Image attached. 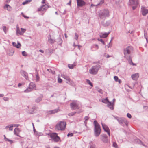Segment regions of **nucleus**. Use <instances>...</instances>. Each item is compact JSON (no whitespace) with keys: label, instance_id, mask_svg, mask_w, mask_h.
Instances as JSON below:
<instances>
[{"label":"nucleus","instance_id":"f257e3e1","mask_svg":"<svg viewBox=\"0 0 148 148\" xmlns=\"http://www.w3.org/2000/svg\"><path fill=\"white\" fill-rule=\"evenodd\" d=\"M99 16L100 18L105 19L110 16L109 10L106 9L100 10L98 12Z\"/></svg>","mask_w":148,"mask_h":148},{"label":"nucleus","instance_id":"f03ea898","mask_svg":"<svg viewBox=\"0 0 148 148\" xmlns=\"http://www.w3.org/2000/svg\"><path fill=\"white\" fill-rule=\"evenodd\" d=\"M93 124L95 127L94 129L95 135L97 137L99 136L101 133L100 126L96 121H94Z\"/></svg>","mask_w":148,"mask_h":148},{"label":"nucleus","instance_id":"7ed1b4c3","mask_svg":"<svg viewBox=\"0 0 148 148\" xmlns=\"http://www.w3.org/2000/svg\"><path fill=\"white\" fill-rule=\"evenodd\" d=\"M133 48L130 46H128L124 49V54L125 58H130L131 56V53L133 51Z\"/></svg>","mask_w":148,"mask_h":148},{"label":"nucleus","instance_id":"20e7f679","mask_svg":"<svg viewBox=\"0 0 148 148\" xmlns=\"http://www.w3.org/2000/svg\"><path fill=\"white\" fill-rule=\"evenodd\" d=\"M100 66L99 65H97L93 66L89 70V73L92 75H96L100 68Z\"/></svg>","mask_w":148,"mask_h":148},{"label":"nucleus","instance_id":"39448f33","mask_svg":"<svg viewBox=\"0 0 148 148\" xmlns=\"http://www.w3.org/2000/svg\"><path fill=\"white\" fill-rule=\"evenodd\" d=\"M66 125V122L60 121L56 124V129L58 130H64L65 128Z\"/></svg>","mask_w":148,"mask_h":148},{"label":"nucleus","instance_id":"423d86ee","mask_svg":"<svg viewBox=\"0 0 148 148\" xmlns=\"http://www.w3.org/2000/svg\"><path fill=\"white\" fill-rule=\"evenodd\" d=\"M21 30H20L19 26L18 24H17L16 26V34L17 36L19 35H22L26 31V29L24 28H21Z\"/></svg>","mask_w":148,"mask_h":148},{"label":"nucleus","instance_id":"0eeeda50","mask_svg":"<svg viewBox=\"0 0 148 148\" xmlns=\"http://www.w3.org/2000/svg\"><path fill=\"white\" fill-rule=\"evenodd\" d=\"M70 106L71 108L73 110H76L79 109V106L77 103V101H73L70 103Z\"/></svg>","mask_w":148,"mask_h":148},{"label":"nucleus","instance_id":"6e6552de","mask_svg":"<svg viewBox=\"0 0 148 148\" xmlns=\"http://www.w3.org/2000/svg\"><path fill=\"white\" fill-rule=\"evenodd\" d=\"M20 73L22 76L23 77L27 80H28V73L24 70H21L20 72Z\"/></svg>","mask_w":148,"mask_h":148},{"label":"nucleus","instance_id":"1a4fd4ad","mask_svg":"<svg viewBox=\"0 0 148 148\" xmlns=\"http://www.w3.org/2000/svg\"><path fill=\"white\" fill-rule=\"evenodd\" d=\"M101 140L103 143H108V139L107 135L105 134H103L101 136Z\"/></svg>","mask_w":148,"mask_h":148},{"label":"nucleus","instance_id":"9d476101","mask_svg":"<svg viewBox=\"0 0 148 148\" xmlns=\"http://www.w3.org/2000/svg\"><path fill=\"white\" fill-rule=\"evenodd\" d=\"M101 124L103 129L105 132L107 133L109 136H110V131L108 126L106 124L102 123H101Z\"/></svg>","mask_w":148,"mask_h":148},{"label":"nucleus","instance_id":"9b49d317","mask_svg":"<svg viewBox=\"0 0 148 148\" xmlns=\"http://www.w3.org/2000/svg\"><path fill=\"white\" fill-rule=\"evenodd\" d=\"M77 6L78 7H82L85 5L86 3L83 0H77Z\"/></svg>","mask_w":148,"mask_h":148},{"label":"nucleus","instance_id":"f8f14e48","mask_svg":"<svg viewBox=\"0 0 148 148\" xmlns=\"http://www.w3.org/2000/svg\"><path fill=\"white\" fill-rule=\"evenodd\" d=\"M48 8V7L47 5H43L42 6H41L38 9V10L39 11H45Z\"/></svg>","mask_w":148,"mask_h":148},{"label":"nucleus","instance_id":"ddd939ff","mask_svg":"<svg viewBox=\"0 0 148 148\" xmlns=\"http://www.w3.org/2000/svg\"><path fill=\"white\" fill-rule=\"evenodd\" d=\"M21 131V130L19 128L17 127L14 130V134L20 137V136H19V134Z\"/></svg>","mask_w":148,"mask_h":148},{"label":"nucleus","instance_id":"4468645a","mask_svg":"<svg viewBox=\"0 0 148 148\" xmlns=\"http://www.w3.org/2000/svg\"><path fill=\"white\" fill-rule=\"evenodd\" d=\"M131 77L133 80H137L139 77V74L138 73H136L134 74H132L131 75Z\"/></svg>","mask_w":148,"mask_h":148},{"label":"nucleus","instance_id":"2eb2a0df","mask_svg":"<svg viewBox=\"0 0 148 148\" xmlns=\"http://www.w3.org/2000/svg\"><path fill=\"white\" fill-rule=\"evenodd\" d=\"M141 11L142 15L145 16L148 13V9H145L144 7H142L141 9Z\"/></svg>","mask_w":148,"mask_h":148},{"label":"nucleus","instance_id":"dca6fc26","mask_svg":"<svg viewBox=\"0 0 148 148\" xmlns=\"http://www.w3.org/2000/svg\"><path fill=\"white\" fill-rule=\"evenodd\" d=\"M60 110L58 109H56L52 110H51L47 112L48 114H55L58 112Z\"/></svg>","mask_w":148,"mask_h":148},{"label":"nucleus","instance_id":"f3484780","mask_svg":"<svg viewBox=\"0 0 148 148\" xmlns=\"http://www.w3.org/2000/svg\"><path fill=\"white\" fill-rule=\"evenodd\" d=\"M99 48V46L97 44L93 45L91 46V49L92 51H95L97 50Z\"/></svg>","mask_w":148,"mask_h":148},{"label":"nucleus","instance_id":"a211bd4d","mask_svg":"<svg viewBox=\"0 0 148 148\" xmlns=\"http://www.w3.org/2000/svg\"><path fill=\"white\" fill-rule=\"evenodd\" d=\"M5 4L3 8L4 9L7 10L8 11H10L12 10V7L9 5Z\"/></svg>","mask_w":148,"mask_h":148},{"label":"nucleus","instance_id":"6ab92c4d","mask_svg":"<svg viewBox=\"0 0 148 148\" xmlns=\"http://www.w3.org/2000/svg\"><path fill=\"white\" fill-rule=\"evenodd\" d=\"M107 106L111 110H112L114 109L113 105L114 103H112L111 102L109 101L107 103Z\"/></svg>","mask_w":148,"mask_h":148},{"label":"nucleus","instance_id":"aec40b11","mask_svg":"<svg viewBox=\"0 0 148 148\" xmlns=\"http://www.w3.org/2000/svg\"><path fill=\"white\" fill-rule=\"evenodd\" d=\"M35 84L33 82H31L29 83L28 87L27 88L33 90L34 88H35Z\"/></svg>","mask_w":148,"mask_h":148},{"label":"nucleus","instance_id":"412c9836","mask_svg":"<svg viewBox=\"0 0 148 148\" xmlns=\"http://www.w3.org/2000/svg\"><path fill=\"white\" fill-rule=\"evenodd\" d=\"M125 58L128 60V62L130 65H132L133 66L136 65V64H135L133 63L131 56H130V58Z\"/></svg>","mask_w":148,"mask_h":148},{"label":"nucleus","instance_id":"4be33fe9","mask_svg":"<svg viewBox=\"0 0 148 148\" xmlns=\"http://www.w3.org/2000/svg\"><path fill=\"white\" fill-rule=\"evenodd\" d=\"M125 119L124 118L120 117L118 119V121L119 123L121 125H122L125 120Z\"/></svg>","mask_w":148,"mask_h":148},{"label":"nucleus","instance_id":"5701e85b","mask_svg":"<svg viewBox=\"0 0 148 148\" xmlns=\"http://www.w3.org/2000/svg\"><path fill=\"white\" fill-rule=\"evenodd\" d=\"M49 135L52 140H54V139L56 137V136H57V134L55 133H53L49 134Z\"/></svg>","mask_w":148,"mask_h":148},{"label":"nucleus","instance_id":"b1692460","mask_svg":"<svg viewBox=\"0 0 148 148\" xmlns=\"http://www.w3.org/2000/svg\"><path fill=\"white\" fill-rule=\"evenodd\" d=\"M62 77L64 78L69 82L70 81V79L69 77L67 75L64 74H62L61 75Z\"/></svg>","mask_w":148,"mask_h":148},{"label":"nucleus","instance_id":"393cba45","mask_svg":"<svg viewBox=\"0 0 148 148\" xmlns=\"http://www.w3.org/2000/svg\"><path fill=\"white\" fill-rule=\"evenodd\" d=\"M109 34V33H101L100 34L99 36L100 38H105L107 37Z\"/></svg>","mask_w":148,"mask_h":148},{"label":"nucleus","instance_id":"a878e982","mask_svg":"<svg viewBox=\"0 0 148 148\" xmlns=\"http://www.w3.org/2000/svg\"><path fill=\"white\" fill-rule=\"evenodd\" d=\"M130 2L131 5H138V2L137 0H130Z\"/></svg>","mask_w":148,"mask_h":148},{"label":"nucleus","instance_id":"bb28decb","mask_svg":"<svg viewBox=\"0 0 148 148\" xmlns=\"http://www.w3.org/2000/svg\"><path fill=\"white\" fill-rule=\"evenodd\" d=\"M49 37H48V41L51 44L54 43L55 42V40L54 39H52L51 38V36L49 35Z\"/></svg>","mask_w":148,"mask_h":148},{"label":"nucleus","instance_id":"cd10ccee","mask_svg":"<svg viewBox=\"0 0 148 148\" xmlns=\"http://www.w3.org/2000/svg\"><path fill=\"white\" fill-rule=\"evenodd\" d=\"M13 126H12V124H11L9 125H8L6 126L5 127V128L6 129H7L9 128V131H12L13 130Z\"/></svg>","mask_w":148,"mask_h":148},{"label":"nucleus","instance_id":"c85d7f7f","mask_svg":"<svg viewBox=\"0 0 148 148\" xmlns=\"http://www.w3.org/2000/svg\"><path fill=\"white\" fill-rule=\"evenodd\" d=\"M12 45L16 47L17 48H19L21 46L20 43L18 42V44H16V43L14 42H12Z\"/></svg>","mask_w":148,"mask_h":148},{"label":"nucleus","instance_id":"c756f323","mask_svg":"<svg viewBox=\"0 0 148 148\" xmlns=\"http://www.w3.org/2000/svg\"><path fill=\"white\" fill-rule=\"evenodd\" d=\"M43 95H41L40 97L37 98L35 100L36 102L37 103H39L40 101L42 99Z\"/></svg>","mask_w":148,"mask_h":148},{"label":"nucleus","instance_id":"7c9ffc66","mask_svg":"<svg viewBox=\"0 0 148 148\" xmlns=\"http://www.w3.org/2000/svg\"><path fill=\"white\" fill-rule=\"evenodd\" d=\"M32 1V0H25V1L23 2L22 3V5H25L27 4L28 3Z\"/></svg>","mask_w":148,"mask_h":148},{"label":"nucleus","instance_id":"2f4dec72","mask_svg":"<svg viewBox=\"0 0 148 148\" xmlns=\"http://www.w3.org/2000/svg\"><path fill=\"white\" fill-rule=\"evenodd\" d=\"M109 101L107 98H106L105 99H103L102 100V102L105 103L107 104Z\"/></svg>","mask_w":148,"mask_h":148},{"label":"nucleus","instance_id":"473e14b6","mask_svg":"<svg viewBox=\"0 0 148 148\" xmlns=\"http://www.w3.org/2000/svg\"><path fill=\"white\" fill-rule=\"evenodd\" d=\"M56 137L54 139V140H53V141L55 142H58L59 140L60 139V138L58 136V135L56 136Z\"/></svg>","mask_w":148,"mask_h":148},{"label":"nucleus","instance_id":"72a5a7b5","mask_svg":"<svg viewBox=\"0 0 148 148\" xmlns=\"http://www.w3.org/2000/svg\"><path fill=\"white\" fill-rule=\"evenodd\" d=\"M34 134H35L37 136H40L42 135V133H40L38 131H35L34 132Z\"/></svg>","mask_w":148,"mask_h":148},{"label":"nucleus","instance_id":"f704fd0d","mask_svg":"<svg viewBox=\"0 0 148 148\" xmlns=\"http://www.w3.org/2000/svg\"><path fill=\"white\" fill-rule=\"evenodd\" d=\"M32 90L30 89L29 88H27L25 90L24 92L25 93H29Z\"/></svg>","mask_w":148,"mask_h":148},{"label":"nucleus","instance_id":"c9c22d12","mask_svg":"<svg viewBox=\"0 0 148 148\" xmlns=\"http://www.w3.org/2000/svg\"><path fill=\"white\" fill-rule=\"evenodd\" d=\"M75 66V65L74 64H69L68 65V67L70 69H72Z\"/></svg>","mask_w":148,"mask_h":148},{"label":"nucleus","instance_id":"e433bc0d","mask_svg":"<svg viewBox=\"0 0 148 148\" xmlns=\"http://www.w3.org/2000/svg\"><path fill=\"white\" fill-rule=\"evenodd\" d=\"M86 82L89 85L91 86H93V84L88 79H86Z\"/></svg>","mask_w":148,"mask_h":148},{"label":"nucleus","instance_id":"4c0bfd02","mask_svg":"<svg viewBox=\"0 0 148 148\" xmlns=\"http://www.w3.org/2000/svg\"><path fill=\"white\" fill-rule=\"evenodd\" d=\"M104 0H100L99 3L97 4L96 6H97L99 5H101L103 4L104 2Z\"/></svg>","mask_w":148,"mask_h":148},{"label":"nucleus","instance_id":"58836bf2","mask_svg":"<svg viewBox=\"0 0 148 148\" xmlns=\"http://www.w3.org/2000/svg\"><path fill=\"white\" fill-rule=\"evenodd\" d=\"M22 55L23 56H26L27 55V53L25 51H23L22 53Z\"/></svg>","mask_w":148,"mask_h":148},{"label":"nucleus","instance_id":"ea45409f","mask_svg":"<svg viewBox=\"0 0 148 148\" xmlns=\"http://www.w3.org/2000/svg\"><path fill=\"white\" fill-rule=\"evenodd\" d=\"M110 23V21H107L106 22L105 24V26H108L109 25Z\"/></svg>","mask_w":148,"mask_h":148},{"label":"nucleus","instance_id":"a19ab883","mask_svg":"<svg viewBox=\"0 0 148 148\" xmlns=\"http://www.w3.org/2000/svg\"><path fill=\"white\" fill-rule=\"evenodd\" d=\"M58 42L60 44H61L62 43V41L61 38L60 37H59L58 38Z\"/></svg>","mask_w":148,"mask_h":148},{"label":"nucleus","instance_id":"79ce46f5","mask_svg":"<svg viewBox=\"0 0 148 148\" xmlns=\"http://www.w3.org/2000/svg\"><path fill=\"white\" fill-rule=\"evenodd\" d=\"M76 113V112H73L69 113L68 115L69 116H72L74 115Z\"/></svg>","mask_w":148,"mask_h":148},{"label":"nucleus","instance_id":"37998d69","mask_svg":"<svg viewBox=\"0 0 148 148\" xmlns=\"http://www.w3.org/2000/svg\"><path fill=\"white\" fill-rule=\"evenodd\" d=\"M97 40L99 41H100L101 42V43L103 44V45H105V44L104 42V41L102 39H99V38H98L97 39Z\"/></svg>","mask_w":148,"mask_h":148},{"label":"nucleus","instance_id":"c03bdc74","mask_svg":"<svg viewBox=\"0 0 148 148\" xmlns=\"http://www.w3.org/2000/svg\"><path fill=\"white\" fill-rule=\"evenodd\" d=\"M78 38V35L77 34V33H75V36L74 37V39L76 40H77Z\"/></svg>","mask_w":148,"mask_h":148},{"label":"nucleus","instance_id":"a18cd8bd","mask_svg":"<svg viewBox=\"0 0 148 148\" xmlns=\"http://www.w3.org/2000/svg\"><path fill=\"white\" fill-rule=\"evenodd\" d=\"M73 135V133H68L67 136L68 137L69 136L72 137Z\"/></svg>","mask_w":148,"mask_h":148},{"label":"nucleus","instance_id":"49530a36","mask_svg":"<svg viewBox=\"0 0 148 148\" xmlns=\"http://www.w3.org/2000/svg\"><path fill=\"white\" fill-rule=\"evenodd\" d=\"M58 82L59 83H61L62 82V80L60 77H58Z\"/></svg>","mask_w":148,"mask_h":148},{"label":"nucleus","instance_id":"de8ad7c7","mask_svg":"<svg viewBox=\"0 0 148 148\" xmlns=\"http://www.w3.org/2000/svg\"><path fill=\"white\" fill-rule=\"evenodd\" d=\"M113 146L115 148H117L118 147V146L117 144L115 142H113Z\"/></svg>","mask_w":148,"mask_h":148},{"label":"nucleus","instance_id":"09e8293b","mask_svg":"<svg viewBox=\"0 0 148 148\" xmlns=\"http://www.w3.org/2000/svg\"><path fill=\"white\" fill-rule=\"evenodd\" d=\"M97 91L98 92H99L100 93H101V94L103 93V91H102V90L101 89L98 88L97 89Z\"/></svg>","mask_w":148,"mask_h":148},{"label":"nucleus","instance_id":"8fccbe9b","mask_svg":"<svg viewBox=\"0 0 148 148\" xmlns=\"http://www.w3.org/2000/svg\"><path fill=\"white\" fill-rule=\"evenodd\" d=\"M114 79L115 81L116 82H117L119 79L118 78L117 76H114Z\"/></svg>","mask_w":148,"mask_h":148},{"label":"nucleus","instance_id":"3c124183","mask_svg":"<svg viewBox=\"0 0 148 148\" xmlns=\"http://www.w3.org/2000/svg\"><path fill=\"white\" fill-rule=\"evenodd\" d=\"M3 99L5 101H8L9 100V98L7 97H4L3 98Z\"/></svg>","mask_w":148,"mask_h":148},{"label":"nucleus","instance_id":"603ef678","mask_svg":"<svg viewBox=\"0 0 148 148\" xmlns=\"http://www.w3.org/2000/svg\"><path fill=\"white\" fill-rule=\"evenodd\" d=\"M14 52V51H13V52H10L9 53H8V54L10 56H12L13 55Z\"/></svg>","mask_w":148,"mask_h":148},{"label":"nucleus","instance_id":"864d4df0","mask_svg":"<svg viewBox=\"0 0 148 148\" xmlns=\"http://www.w3.org/2000/svg\"><path fill=\"white\" fill-rule=\"evenodd\" d=\"M12 124V125L13 127H18L20 125L19 124Z\"/></svg>","mask_w":148,"mask_h":148},{"label":"nucleus","instance_id":"5fc2aeb1","mask_svg":"<svg viewBox=\"0 0 148 148\" xmlns=\"http://www.w3.org/2000/svg\"><path fill=\"white\" fill-rule=\"evenodd\" d=\"M39 79V77L38 76V75H37L36 76V81L38 82Z\"/></svg>","mask_w":148,"mask_h":148},{"label":"nucleus","instance_id":"6e6d98bb","mask_svg":"<svg viewBox=\"0 0 148 148\" xmlns=\"http://www.w3.org/2000/svg\"><path fill=\"white\" fill-rule=\"evenodd\" d=\"M3 30L4 32L5 33V34H6V26H3Z\"/></svg>","mask_w":148,"mask_h":148},{"label":"nucleus","instance_id":"4d7b16f0","mask_svg":"<svg viewBox=\"0 0 148 148\" xmlns=\"http://www.w3.org/2000/svg\"><path fill=\"white\" fill-rule=\"evenodd\" d=\"M90 148H95V145L93 144L90 145Z\"/></svg>","mask_w":148,"mask_h":148},{"label":"nucleus","instance_id":"13d9d810","mask_svg":"<svg viewBox=\"0 0 148 148\" xmlns=\"http://www.w3.org/2000/svg\"><path fill=\"white\" fill-rule=\"evenodd\" d=\"M127 116L128 118H131L132 117L131 115L129 113H127Z\"/></svg>","mask_w":148,"mask_h":148},{"label":"nucleus","instance_id":"bf43d9fd","mask_svg":"<svg viewBox=\"0 0 148 148\" xmlns=\"http://www.w3.org/2000/svg\"><path fill=\"white\" fill-rule=\"evenodd\" d=\"M112 44H110V42H109V43L108 45H107L106 46L108 48H109L111 47L112 46Z\"/></svg>","mask_w":148,"mask_h":148},{"label":"nucleus","instance_id":"052dcab7","mask_svg":"<svg viewBox=\"0 0 148 148\" xmlns=\"http://www.w3.org/2000/svg\"><path fill=\"white\" fill-rule=\"evenodd\" d=\"M134 6H132V9L133 10H134L137 7V5H134Z\"/></svg>","mask_w":148,"mask_h":148},{"label":"nucleus","instance_id":"680f3d73","mask_svg":"<svg viewBox=\"0 0 148 148\" xmlns=\"http://www.w3.org/2000/svg\"><path fill=\"white\" fill-rule=\"evenodd\" d=\"M112 116L114 117V118L116 119L117 120V121H118V119H119V117H118L117 116H114V115H112Z\"/></svg>","mask_w":148,"mask_h":148},{"label":"nucleus","instance_id":"e2e57ef3","mask_svg":"<svg viewBox=\"0 0 148 148\" xmlns=\"http://www.w3.org/2000/svg\"><path fill=\"white\" fill-rule=\"evenodd\" d=\"M89 117L88 116H86L84 117V119H85V121H88L89 119Z\"/></svg>","mask_w":148,"mask_h":148},{"label":"nucleus","instance_id":"0e129e2a","mask_svg":"<svg viewBox=\"0 0 148 148\" xmlns=\"http://www.w3.org/2000/svg\"><path fill=\"white\" fill-rule=\"evenodd\" d=\"M124 123L127 126V122L126 119H125V120Z\"/></svg>","mask_w":148,"mask_h":148},{"label":"nucleus","instance_id":"69168bd1","mask_svg":"<svg viewBox=\"0 0 148 148\" xmlns=\"http://www.w3.org/2000/svg\"><path fill=\"white\" fill-rule=\"evenodd\" d=\"M10 1V0H6L5 2V3L6 4V3H9Z\"/></svg>","mask_w":148,"mask_h":148},{"label":"nucleus","instance_id":"338daca9","mask_svg":"<svg viewBox=\"0 0 148 148\" xmlns=\"http://www.w3.org/2000/svg\"><path fill=\"white\" fill-rule=\"evenodd\" d=\"M32 125H33V131L34 132L35 131H36V130L35 129V127H34V124L32 123Z\"/></svg>","mask_w":148,"mask_h":148},{"label":"nucleus","instance_id":"774afa93","mask_svg":"<svg viewBox=\"0 0 148 148\" xmlns=\"http://www.w3.org/2000/svg\"><path fill=\"white\" fill-rule=\"evenodd\" d=\"M8 142H9L11 144H12L13 143V141L10 139H9Z\"/></svg>","mask_w":148,"mask_h":148}]
</instances>
